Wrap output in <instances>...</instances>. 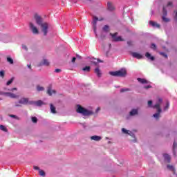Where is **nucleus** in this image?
<instances>
[{
  "mask_svg": "<svg viewBox=\"0 0 177 177\" xmlns=\"http://www.w3.org/2000/svg\"><path fill=\"white\" fill-rule=\"evenodd\" d=\"M34 17L37 24L41 27V31L44 32V35H47L48 28V23L44 22L42 17H41V16L38 15L37 14L35 15Z\"/></svg>",
  "mask_w": 177,
  "mask_h": 177,
  "instance_id": "obj_1",
  "label": "nucleus"
},
{
  "mask_svg": "<svg viewBox=\"0 0 177 177\" xmlns=\"http://www.w3.org/2000/svg\"><path fill=\"white\" fill-rule=\"evenodd\" d=\"M162 103V99L159 97L158 98L157 103L153 106V109H156L157 110V113L153 115V117H154V118H156V120H158V118H160V114H161V111H162V109H161Z\"/></svg>",
  "mask_w": 177,
  "mask_h": 177,
  "instance_id": "obj_2",
  "label": "nucleus"
},
{
  "mask_svg": "<svg viewBox=\"0 0 177 177\" xmlns=\"http://www.w3.org/2000/svg\"><path fill=\"white\" fill-rule=\"evenodd\" d=\"M77 113L79 114H82V115L88 116V115H93V111H89L84 107L82 106L77 104Z\"/></svg>",
  "mask_w": 177,
  "mask_h": 177,
  "instance_id": "obj_3",
  "label": "nucleus"
},
{
  "mask_svg": "<svg viewBox=\"0 0 177 177\" xmlns=\"http://www.w3.org/2000/svg\"><path fill=\"white\" fill-rule=\"evenodd\" d=\"M109 74L113 77H125L127 75V71L125 69H121L118 71L109 72Z\"/></svg>",
  "mask_w": 177,
  "mask_h": 177,
  "instance_id": "obj_4",
  "label": "nucleus"
},
{
  "mask_svg": "<svg viewBox=\"0 0 177 177\" xmlns=\"http://www.w3.org/2000/svg\"><path fill=\"white\" fill-rule=\"evenodd\" d=\"M110 35L112 37L113 41H115V42H120V41H124V39H122V37L121 36H118L117 37V35H118V32H115V33H110Z\"/></svg>",
  "mask_w": 177,
  "mask_h": 177,
  "instance_id": "obj_5",
  "label": "nucleus"
},
{
  "mask_svg": "<svg viewBox=\"0 0 177 177\" xmlns=\"http://www.w3.org/2000/svg\"><path fill=\"white\" fill-rule=\"evenodd\" d=\"M19 104H34V101H28V98L26 97H22L19 100Z\"/></svg>",
  "mask_w": 177,
  "mask_h": 177,
  "instance_id": "obj_6",
  "label": "nucleus"
},
{
  "mask_svg": "<svg viewBox=\"0 0 177 177\" xmlns=\"http://www.w3.org/2000/svg\"><path fill=\"white\" fill-rule=\"evenodd\" d=\"M2 95H3L4 96H6L7 97H10L11 99H19V95L13 93L5 92V93H3Z\"/></svg>",
  "mask_w": 177,
  "mask_h": 177,
  "instance_id": "obj_7",
  "label": "nucleus"
},
{
  "mask_svg": "<svg viewBox=\"0 0 177 177\" xmlns=\"http://www.w3.org/2000/svg\"><path fill=\"white\" fill-rule=\"evenodd\" d=\"M98 20H100V21H102L103 19V18H101L100 19H99V18H97V17H93V27L94 28V31H96V24L98 21Z\"/></svg>",
  "mask_w": 177,
  "mask_h": 177,
  "instance_id": "obj_8",
  "label": "nucleus"
},
{
  "mask_svg": "<svg viewBox=\"0 0 177 177\" xmlns=\"http://www.w3.org/2000/svg\"><path fill=\"white\" fill-rule=\"evenodd\" d=\"M30 28L33 34H39L38 28L34 26V24L30 23Z\"/></svg>",
  "mask_w": 177,
  "mask_h": 177,
  "instance_id": "obj_9",
  "label": "nucleus"
},
{
  "mask_svg": "<svg viewBox=\"0 0 177 177\" xmlns=\"http://www.w3.org/2000/svg\"><path fill=\"white\" fill-rule=\"evenodd\" d=\"M47 93L49 96H52L53 94L55 95L56 93V90H53L52 86H50L48 87Z\"/></svg>",
  "mask_w": 177,
  "mask_h": 177,
  "instance_id": "obj_10",
  "label": "nucleus"
},
{
  "mask_svg": "<svg viewBox=\"0 0 177 177\" xmlns=\"http://www.w3.org/2000/svg\"><path fill=\"white\" fill-rule=\"evenodd\" d=\"M99 63H103V61L100 60V59H97L95 58H93V59L91 60V64H94V66H97V64H99Z\"/></svg>",
  "mask_w": 177,
  "mask_h": 177,
  "instance_id": "obj_11",
  "label": "nucleus"
},
{
  "mask_svg": "<svg viewBox=\"0 0 177 177\" xmlns=\"http://www.w3.org/2000/svg\"><path fill=\"white\" fill-rule=\"evenodd\" d=\"M122 132L124 135H129V136H133V133L129 130H127L125 128L122 129Z\"/></svg>",
  "mask_w": 177,
  "mask_h": 177,
  "instance_id": "obj_12",
  "label": "nucleus"
},
{
  "mask_svg": "<svg viewBox=\"0 0 177 177\" xmlns=\"http://www.w3.org/2000/svg\"><path fill=\"white\" fill-rule=\"evenodd\" d=\"M107 9L110 12H113V10H114L115 9V8L114 7V6L113 5V3L109 1L107 3Z\"/></svg>",
  "mask_w": 177,
  "mask_h": 177,
  "instance_id": "obj_13",
  "label": "nucleus"
},
{
  "mask_svg": "<svg viewBox=\"0 0 177 177\" xmlns=\"http://www.w3.org/2000/svg\"><path fill=\"white\" fill-rule=\"evenodd\" d=\"M163 157L165 158V161H167V162H171V156L169 154L165 153L163 154Z\"/></svg>",
  "mask_w": 177,
  "mask_h": 177,
  "instance_id": "obj_14",
  "label": "nucleus"
},
{
  "mask_svg": "<svg viewBox=\"0 0 177 177\" xmlns=\"http://www.w3.org/2000/svg\"><path fill=\"white\" fill-rule=\"evenodd\" d=\"M91 140H95V142H99V140H102V137L97 136H93L91 137Z\"/></svg>",
  "mask_w": 177,
  "mask_h": 177,
  "instance_id": "obj_15",
  "label": "nucleus"
},
{
  "mask_svg": "<svg viewBox=\"0 0 177 177\" xmlns=\"http://www.w3.org/2000/svg\"><path fill=\"white\" fill-rule=\"evenodd\" d=\"M149 25L151 26L152 27H156L157 28H160V24L154 22L153 21H149Z\"/></svg>",
  "mask_w": 177,
  "mask_h": 177,
  "instance_id": "obj_16",
  "label": "nucleus"
},
{
  "mask_svg": "<svg viewBox=\"0 0 177 177\" xmlns=\"http://www.w3.org/2000/svg\"><path fill=\"white\" fill-rule=\"evenodd\" d=\"M50 63L48 59H44L43 61L40 63V66H49Z\"/></svg>",
  "mask_w": 177,
  "mask_h": 177,
  "instance_id": "obj_17",
  "label": "nucleus"
},
{
  "mask_svg": "<svg viewBox=\"0 0 177 177\" xmlns=\"http://www.w3.org/2000/svg\"><path fill=\"white\" fill-rule=\"evenodd\" d=\"M95 73L97 77H102V72H100V69L99 68V67H97L95 69Z\"/></svg>",
  "mask_w": 177,
  "mask_h": 177,
  "instance_id": "obj_18",
  "label": "nucleus"
},
{
  "mask_svg": "<svg viewBox=\"0 0 177 177\" xmlns=\"http://www.w3.org/2000/svg\"><path fill=\"white\" fill-rule=\"evenodd\" d=\"M137 81H138L140 84H149V82L146 79L138 78Z\"/></svg>",
  "mask_w": 177,
  "mask_h": 177,
  "instance_id": "obj_19",
  "label": "nucleus"
},
{
  "mask_svg": "<svg viewBox=\"0 0 177 177\" xmlns=\"http://www.w3.org/2000/svg\"><path fill=\"white\" fill-rule=\"evenodd\" d=\"M145 56L147 59H149V60H151V62L154 61V57L151 56V55L149 53H146Z\"/></svg>",
  "mask_w": 177,
  "mask_h": 177,
  "instance_id": "obj_20",
  "label": "nucleus"
},
{
  "mask_svg": "<svg viewBox=\"0 0 177 177\" xmlns=\"http://www.w3.org/2000/svg\"><path fill=\"white\" fill-rule=\"evenodd\" d=\"M33 104H35V106H42V104H44V102H42L41 100H38V101H36V102H34L33 101Z\"/></svg>",
  "mask_w": 177,
  "mask_h": 177,
  "instance_id": "obj_21",
  "label": "nucleus"
},
{
  "mask_svg": "<svg viewBox=\"0 0 177 177\" xmlns=\"http://www.w3.org/2000/svg\"><path fill=\"white\" fill-rule=\"evenodd\" d=\"M133 57L136 59H142L143 56L138 53H133Z\"/></svg>",
  "mask_w": 177,
  "mask_h": 177,
  "instance_id": "obj_22",
  "label": "nucleus"
},
{
  "mask_svg": "<svg viewBox=\"0 0 177 177\" xmlns=\"http://www.w3.org/2000/svg\"><path fill=\"white\" fill-rule=\"evenodd\" d=\"M50 107L51 113H53V114H56V108L55 107V106H53V104H50Z\"/></svg>",
  "mask_w": 177,
  "mask_h": 177,
  "instance_id": "obj_23",
  "label": "nucleus"
},
{
  "mask_svg": "<svg viewBox=\"0 0 177 177\" xmlns=\"http://www.w3.org/2000/svg\"><path fill=\"white\" fill-rule=\"evenodd\" d=\"M167 169H169V171H172V172L174 173V174H175V172H176V169H175V167H174V166H172V165H167Z\"/></svg>",
  "mask_w": 177,
  "mask_h": 177,
  "instance_id": "obj_24",
  "label": "nucleus"
},
{
  "mask_svg": "<svg viewBox=\"0 0 177 177\" xmlns=\"http://www.w3.org/2000/svg\"><path fill=\"white\" fill-rule=\"evenodd\" d=\"M82 71H86V73H89V71H91V66H86L82 68Z\"/></svg>",
  "mask_w": 177,
  "mask_h": 177,
  "instance_id": "obj_25",
  "label": "nucleus"
},
{
  "mask_svg": "<svg viewBox=\"0 0 177 177\" xmlns=\"http://www.w3.org/2000/svg\"><path fill=\"white\" fill-rule=\"evenodd\" d=\"M36 88H37V91L38 92H41L42 91H45V88H44L43 86H41L39 85H37Z\"/></svg>",
  "mask_w": 177,
  "mask_h": 177,
  "instance_id": "obj_26",
  "label": "nucleus"
},
{
  "mask_svg": "<svg viewBox=\"0 0 177 177\" xmlns=\"http://www.w3.org/2000/svg\"><path fill=\"white\" fill-rule=\"evenodd\" d=\"M168 109H169V101H167L166 102V105L164 107V111H167V110H168Z\"/></svg>",
  "mask_w": 177,
  "mask_h": 177,
  "instance_id": "obj_27",
  "label": "nucleus"
},
{
  "mask_svg": "<svg viewBox=\"0 0 177 177\" xmlns=\"http://www.w3.org/2000/svg\"><path fill=\"white\" fill-rule=\"evenodd\" d=\"M39 175H40V176H44L45 177V171L44 170L41 169H39Z\"/></svg>",
  "mask_w": 177,
  "mask_h": 177,
  "instance_id": "obj_28",
  "label": "nucleus"
},
{
  "mask_svg": "<svg viewBox=\"0 0 177 177\" xmlns=\"http://www.w3.org/2000/svg\"><path fill=\"white\" fill-rule=\"evenodd\" d=\"M7 62L10 63V64H13V59L10 57H7Z\"/></svg>",
  "mask_w": 177,
  "mask_h": 177,
  "instance_id": "obj_29",
  "label": "nucleus"
},
{
  "mask_svg": "<svg viewBox=\"0 0 177 177\" xmlns=\"http://www.w3.org/2000/svg\"><path fill=\"white\" fill-rule=\"evenodd\" d=\"M129 91H131V89L128 88H122L120 90V93H124V92H129Z\"/></svg>",
  "mask_w": 177,
  "mask_h": 177,
  "instance_id": "obj_30",
  "label": "nucleus"
},
{
  "mask_svg": "<svg viewBox=\"0 0 177 177\" xmlns=\"http://www.w3.org/2000/svg\"><path fill=\"white\" fill-rule=\"evenodd\" d=\"M31 120L34 124H37V122H38V119L35 116L32 117Z\"/></svg>",
  "mask_w": 177,
  "mask_h": 177,
  "instance_id": "obj_31",
  "label": "nucleus"
},
{
  "mask_svg": "<svg viewBox=\"0 0 177 177\" xmlns=\"http://www.w3.org/2000/svg\"><path fill=\"white\" fill-rule=\"evenodd\" d=\"M0 129L1 131H3V132H6L8 131V129H6V127H5V126L3 125H0Z\"/></svg>",
  "mask_w": 177,
  "mask_h": 177,
  "instance_id": "obj_32",
  "label": "nucleus"
},
{
  "mask_svg": "<svg viewBox=\"0 0 177 177\" xmlns=\"http://www.w3.org/2000/svg\"><path fill=\"white\" fill-rule=\"evenodd\" d=\"M109 26L107 25H105L104 27H103V31H105V32H109Z\"/></svg>",
  "mask_w": 177,
  "mask_h": 177,
  "instance_id": "obj_33",
  "label": "nucleus"
},
{
  "mask_svg": "<svg viewBox=\"0 0 177 177\" xmlns=\"http://www.w3.org/2000/svg\"><path fill=\"white\" fill-rule=\"evenodd\" d=\"M151 49H153V50H156L157 49V46L154 43H152L151 44Z\"/></svg>",
  "mask_w": 177,
  "mask_h": 177,
  "instance_id": "obj_34",
  "label": "nucleus"
},
{
  "mask_svg": "<svg viewBox=\"0 0 177 177\" xmlns=\"http://www.w3.org/2000/svg\"><path fill=\"white\" fill-rule=\"evenodd\" d=\"M15 80L14 77L11 78L10 80H8L6 83V85L9 86L10 85V84H12V82H13V80Z\"/></svg>",
  "mask_w": 177,
  "mask_h": 177,
  "instance_id": "obj_35",
  "label": "nucleus"
},
{
  "mask_svg": "<svg viewBox=\"0 0 177 177\" xmlns=\"http://www.w3.org/2000/svg\"><path fill=\"white\" fill-rule=\"evenodd\" d=\"M175 147H176V142L174 141V142L173 144V150H174V156H176V153L175 152Z\"/></svg>",
  "mask_w": 177,
  "mask_h": 177,
  "instance_id": "obj_36",
  "label": "nucleus"
},
{
  "mask_svg": "<svg viewBox=\"0 0 177 177\" xmlns=\"http://www.w3.org/2000/svg\"><path fill=\"white\" fill-rule=\"evenodd\" d=\"M0 77L1 78H3V77H5V71H0Z\"/></svg>",
  "mask_w": 177,
  "mask_h": 177,
  "instance_id": "obj_37",
  "label": "nucleus"
},
{
  "mask_svg": "<svg viewBox=\"0 0 177 177\" xmlns=\"http://www.w3.org/2000/svg\"><path fill=\"white\" fill-rule=\"evenodd\" d=\"M148 106L152 107V108L154 106H153V101H151V100L148 101Z\"/></svg>",
  "mask_w": 177,
  "mask_h": 177,
  "instance_id": "obj_38",
  "label": "nucleus"
},
{
  "mask_svg": "<svg viewBox=\"0 0 177 177\" xmlns=\"http://www.w3.org/2000/svg\"><path fill=\"white\" fill-rule=\"evenodd\" d=\"M160 55H161V56H163V57H165V59H168V55H167L165 53H160Z\"/></svg>",
  "mask_w": 177,
  "mask_h": 177,
  "instance_id": "obj_39",
  "label": "nucleus"
},
{
  "mask_svg": "<svg viewBox=\"0 0 177 177\" xmlns=\"http://www.w3.org/2000/svg\"><path fill=\"white\" fill-rule=\"evenodd\" d=\"M163 21H165V23H168V21H169V19L165 17H162Z\"/></svg>",
  "mask_w": 177,
  "mask_h": 177,
  "instance_id": "obj_40",
  "label": "nucleus"
},
{
  "mask_svg": "<svg viewBox=\"0 0 177 177\" xmlns=\"http://www.w3.org/2000/svg\"><path fill=\"white\" fill-rule=\"evenodd\" d=\"M9 117H10L11 118H15V120H19V117L15 115H9Z\"/></svg>",
  "mask_w": 177,
  "mask_h": 177,
  "instance_id": "obj_41",
  "label": "nucleus"
},
{
  "mask_svg": "<svg viewBox=\"0 0 177 177\" xmlns=\"http://www.w3.org/2000/svg\"><path fill=\"white\" fill-rule=\"evenodd\" d=\"M133 41H127V45H128V46H132V45H133Z\"/></svg>",
  "mask_w": 177,
  "mask_h": 177,
  "instance_id": "obj_42",
  "label": "nucleus"
},
{
  "mask_svg": "<svg viewBox=\"0 0 177 177\" xmlns=\"http://www.w3.org/2000/svg\"><path fill=\"white\" fill-rule=\"evenodd\" d=\"M167 10L165 9V7H163V15L167 16Z\"/></svg>",
  "mask_w": 177,
  "mask_h": 177,
  "instance_id": "obj_43",
  "label": "nucleus"
},
{
  "mask_svg": "<svg viewBox=\"0 0 177 177\" xmlns=\"http://www.w3.org/2000/svg\"><path fill=\"white\" fill-rule=\"evenodd\" d=\"M138 115V109H133V115Z\"/></svg>",
  "mask_w": 177,
  "mask_h": 177,
  "instance_id": "obj_44",
  "label": "nucleus"
},
{
  "mask_svg": "<svg viewBox=\"0 0 177 177\" xmlns=\"http://www.w3.org/2000/svg\"><path fill=\"white\" fill-rule=\"evenodd\" d=\"M33 169H35L36 171H39V167L37 166H33Z\"/></svg>",
  "mask_w": 177,
  "mask_h": 177,
  "instance_id": "obj_45",
  "label": "nucleus"
},
{
  "mask_svg": "<svg viewBox=\"0 0 177 177\" xmlns=\"http://www.w3.org/2000/svg\"><path fill=\"white\" fill-rule=\"evenodd\" d=\"M144 88H145V89H149V88H151V85L145 86Z\"/></svg>",
  "mask_w": 177,
  "mask_h": 177,
  "instance_id": "obj_46",
  "label": "nucleus"
},
{
  "mask_svg": "<svg viewBox=\"0 0 177 177\" xmlns=\"http://www.w3.org/2000/svg\"><path fill=\"white\" fill-rule=\"evenodd\" d=\"M76 57H77V59H82V57H81V56H80V55H78V54L76 55Z\"/></svg>",
  "mask_w": 177,
  "mask_h": 177,
  "instance_id": "obj_47",
  "label": "nucleus"
},
{
  "mask_svg": "<svg viewBox=\"0 0 177 177\" xmlns=\"http://www.w3.org/2000/svg\"><path fill=\"white\" fill-rule=\"evenodd\" d=\"M75 60H77V58L76 57H73V59H72V63H75Z\"/></svg>",
  "mask_w": 177,
  "mask_h": 177,
  "instance_id": "obj_48",
  "label": "nucleus"
},
{
  "mask_svg": "<svg viewBox=\"0 0 177 177\" xmlns=\"http://www.w3.org/2000/svg\"><path fill=\"white\" fill-rule=\"evenodd\" d=\"M167 6H172V2L171 1H169L167 3Z\"/></svg>",
  "mask_w": 177,
  "mask_h": 177,
  "instance_id": "obj_49",
  "label": "nucleus"
},
{
  "mask_svg": "<svg viewBox=\"0 0 177 177\" xmlns=\"http://www.w3.org/2000/svg\"><path fill=\"white\" fill-rule=\"evenodd\" d=\"M22 48L23 49H25V50H28V48H27L26 46H23Z\"/></svg>",
  "mask_w": 177,
  "mask_h": 177,
  "instance_id": "obj_50",
  "label": "nucleus"
},
{
  "mask_svg": "<svg viewBox=\"0 0 177 177\" xmlns=\"http://www.w3.org/2000/svg\"><path fill=\"white\" fill-rule=\"evenodd\" d=\"M55 73H60V71H62V70L57 68L55 70Z\"/></svg>",
  "mask_w": 177,
  "mask_h": 177,
  "instance_id": "obj_51",
  "label": "nucleus"
},
{
  "mask_svg": "<svg viewBox=\"0 0 177 177\" xmlns=\"http://www.w3.org/2000/svg\"><path fill=\"white\" fill-rule=\"evenodd\" d=\"M11 92H13V91H17V88H12L10 90Z\"/></svg>",
  "mask_w": 177,
  "mask_h": 177,
  "instance_id": "obj_52",
  "label": "nucleus"
},
{
  "mask_svg": "<svg viewBox=\"0 0 177 177\" xmlns=\"http://www.w3.org/2000/svg\"><path fill=\"white\" fill-rule=\"evenodd\" d=\"M15 107H21V105H20L17 103H15Z\"/></svg>",
  "mask_w": 177,
  "mask_h": 177,
  "instance_id": "obj_53",
  "label": "nucleus"
},
{
  "mask_svg": "<svg viewBox=\"0 0 177 177\" xmlns=\"http://www.w3.org/2000/svg\"><path fill=\"white\" fill-rule=\"evenodd\" d=\"M130 115H133V109L130 111Z\"/></svg>",
  "mask_w": 177,
  "mask_h": 177,
  "instance_id": "obj_54",
  "label": "nucleus"
},
{
  "mask_svg": "<svg viewBox=\"0 0 177 177\" xmlns=\"http://www.w3.org/2000/svg\"><path fill=\"white\" fill-rule=\"evenodd\" d=\"M98 111H100V107H97L96 109V113H97Z\"/></svg>",
  "mask_w": 177,
  "mask_h": 177,
  "instance_id": "obj_55",
  "label": "nucleus"
},
{
  "mask_svg": "<svg viewBox=\"0 0 177 177\" xmlns=\"http://www.w3.org/2000/svg\"><path fill=\"white\" fill-rule=\"evenodd\" d=\"M28 68L31 69V64L28 65Z\"/></svg>",
  "mask_w": 177,
  "mask_h": 177,
  "instance_id": "obj_56",
  "label": "nucleus"
},
{
  "mask_svg": "<svg viewBox=\"0 0 177 177\" xmlns=\"http://www.w3.org/2000/svg\"><path fill=\"white\" fill-rule=\"evenodd\" d=\"M133 142H136V138L134 137Z\"/></svg>",
  "mask_w": 177,
  "mask_h": 177,
  "instance_id": "obj_57",
  "label": "nucleus"
},
{
  "mask_svg": "<svg viewBox=\"0 0 177 177\" xmlns=\"http://www.w3.org/2000/svg\"><path fill=\"white\" fill-rule=\"evenodd\" d=\"M131 56H133V53H131Z\"/></svg>",
  "mask_w": 177,
  "mask_h": 177,
  "instance_id": "obj_58",
  "label": "nucleus"
}]
</instances>
